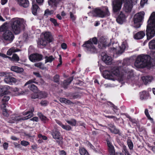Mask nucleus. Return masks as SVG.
I'll return each mask as SVG.
<instances>
[{
  "label": "nucleus",
  "instance_id": "f257e3e1",
  "mask_svg": "<svg viewBox=\"0 0 155 155\" xmlns=\"http://www.w3.org/2000/svg\"><path fill=\"white\" fill-rule=\"evenodd\" d=\"M147 24L146 34L147 39L149 40L155 36V12L152 13Z\"/></svg>",
  "mask_w": 155,
  "mask_h": 155
},
{
  "label": "nucleus",
  "instance_id": "f03ea898",
  "mask_svg": "<svg viewBox=\"0 0 155 155\" xmlns=\"http://www.w3.org/2000/svg\"><path fill=\"white\" fill-rule=\"evenodd\" d=\"M24 20L22 19L13 18L9 23V27L15 34H18L25 27Z\"/></svg>",
  "mask_w": 155,
  "mask_h": 155
},
{
  "label": "nucleus",
  "instance_id": "7ed1b4c3",
  "mask_svg": "<svg viewBox=\"0 0 155 155\" xmlns=\"http://www.w3.org/2000/svg\"><path fill=\"white\" fill-rule=\"evenodd\" d=\"M97 39L96 37L90 39L89 40L86 41L83 45L82 46L85 48L86 50L91 53L97 52L96 48L93 45L92 42L95 45L97 43Z\"/></svg>",
  "mask_w": 155,
  "mask_h": 155
},
{
  "label": "nucleus",
  "instance_id": "20e7f679",
  "mask_svg": "<svg viewBox=\"0 0 155 155\" xmlns=\"http://www.w3.org/2000/svg\"><path fill=\"white\" fill-rule=\"evenodd\" d=\"M44 37L38 40V43L42 46H45L48 43L52 42L54 39L50 32H46L43 35Z\"/></svg>",
  "mask_w": 155,
  "mask_h": 155
},
{
  "label": "nucleus",
  "instance_id": "39448f33",
  "mask_svg": "<svg viewBox=\"0 0 155 155\" xmlns=\"http://www.w3.org/2000/svg\"><path fill=\"white\" fill-rule=\"evenodd\" d=\"M145 13L144 12H141L135 14L133 18L134 22V27L136 28H140L144 18Z\"/></svg>",
  "mask_w": 155,
  "mask_h": 155
},
{
  "label": "nucleus",
  "instance_id": "423d86ee",
  "mask_svg": "<svg viewBox=\"0 0 155 155\" xmlns=\"http://www.w3.org/2000/svg\"><path fill=\"white\" fill-rule=\"evenodd\" d=\"M119 74V68L118 67H114L112 68L110 71L108 70H105L104 75L105 74L104 77L108 79L114 80V76H118Z\"/></svg>",
  "mask_w": 155,
  "mask_h": 155
},
{
  "label": "nucleus",
  "instance_id": "0eeeda50",
  "mask_svg": "<svg viewBox=\"0 0 155 155\" xmlns=\"http://www.w3.org/2000/svg\"><path fill=\"white\" fill-rule=\"evenodd\" d=\"M92 15L93 16L103 18L109 16L110 13L108 8L106 7L103 10L98 8H95L92 12Z\"/></svg>",
  "mask_w": 155,
  "mask_h": 155
},
{
  "label": "nucleus",
  "instance_id": "6e6552de",
  "mask_svg": "<svg viewBox=\"0 0 155 155\" xmlns=\"http://www.w3.org/2000/svg\"><path fill=\"white\" fill-rule=\"evenodd\" d=\"M135 66L138 68H143L145 67V55H140L137 58L134 64Z\"/></svg>",
  "mask_w": 155,
  "mask_h": 155
},
{
  "label": "nucleus",
  "instance_id": "1a4fd4ad",
  "mask_svg": "<svg viewBox=\"0 0 155 155\" xmlns=\"http://www.w3.org/2000/svg\"><path fill=\"white\" fill-rule=\"evenodd\" d=\"M2 38L8 43H10L13 41L14 36L11 31L7 30L3 34Z\"/></svg>",
  "mask_w": 155,
  "mask_h": 155
},
{
  "label": "nucleus",
  "instance_id": "9d476101",
  "mask_svg": "<svg viewBox=\"0 0 155 155\" xmlns=\"http://www.w3.org/2000/svg\"><path fill=\"white\" fill-rule=\"evenodd\" d=\"M154 61H155V51L152 54L151 57L146 54V68H150L152 67L154 64Z\"/></svg>",
  "mask_w": 155,
  "mask_h": 155
},
{
  "label": "nucleus",
  "instance_id": "9b49d317",
  "mask_svg": "<svg viewBox=\"0 0 155 155\" xmlns=\"http://www.w3.org/2000/svg\"><path fill=\"white\" fill-rule=\"evenodd\" d=\"M125 0H114L112 1L113 10L114 12H119L120 10L122 2Z\"/></svg>",
  "mask_w": 155,
  "mask_h": 155
},
{
  "label": "nucleus",
  "instance_id": "f8f14e48",
  "mask_svg": "<svg viewBox=\"0 0 155 155\" xmlns=\"http://www.w3.org/2000/svg\"><path fill=\"white\" fill-rule=\"evenodd\" d=\"M43 56L40 54L35 53L31 54L29 56V59L31 61L35 62L39 61L43 59Z\"/></svg>",
  "mask_w": 155,
  "mask_h": 155
},
{
  "label": "nucleus",
  "instance_id": "ddd939ff",
  "mask_svg": "<svg viewBox=\"0 0 155 155\" xmlns=\"http://www.w3.org/2000/svg\"><path fill=\"white\" fill-rule=\"evenodd\" d=\"M132 0H126L123 8V10L126 13H129L133 8Z\"/></svg>",
  "mask_w": 155,
  "mask_h": 155
},
{
  "label": "nucleus",
  "instance_id": "4468645a",
  "mask_svg": "<svg viewBox=\"0 0 155 155\" xmlns=\"http://www.w3.org/2000/svg\"><path fill=\"white\" fill-rule=\"evenodd\" d=\"M102 61L107 64H110L111 63L112 59L111 57L108 56L107 54H104L103 53L102 54Z\"/></svg>",
  "mask_w": 155,
  "mask_h": 155
},
{
  "label": "nucleus",
  "instance_id": "2eb2a0df",
  "mask_svg": "<svg viewBox=\"0 0 155 155\" xmlns=\"http://www.w3.org/2000/svg\"><path fill=\"white\" fill-rule=\"evenodd\" d=\"M62 0H48V3L49 5L51 6L55 9L57 7L58 4Z\"/></svg>",
  "mask_w": 155,
  "mask_h": 155
},
{
  "label": "nucleus",
  "instance_id": "dca6fc26",
  "mask_svg": "<svg viewBox=\"0 0 155 155\" xmlns=\"http://www.w3.org/2000/svg\"><path fill=\"white\" fill-rule=\"evenodd\" d=\"M125 18V15L122 12H121L120 14L117 18L116 21L118 23L122 24L124 21Z\"/></svg>",
  "mask_w": 155,
  "mask_h": 155
},
{
  "label": "nucleus",
  "instance_id": "f3484780",
  "mask_svg": "<svg viewBox=\"0 0 155 155\" xmlns=\"http://www.w3.org/2000/svg\"><path fill=\"white\" fill-rule=\"evenodd\" d=\"M1 89L2 90V92L1 94H0V96L2 97L5 95L8 94L10 93L9 90L10 88V87L8 85H4L1 86Z\"/></svg>",
  "mask_w": 155,
  "mask_h": 155
},
{
  "label": "nucleus",
  "instance_id": "a211bd4d",
  "mask_svg": "<svg viewBox=\"0 0 155 155\" xmlns=\"http://www.w3.org/2000/svg\"><path fill=\"white\" fill-rule=\"evenodd\" d=\"M73 77H71L69 78L67 80H64L62 84H61L62 86L65 89L67 88L68 86L71 83L73 80Z\"/></svg>",
  "mask_w": 155,
  "mask_h": 155
},
{
  "label": "nucleus",
  "instance_id": "6ab92c4d",
  "mask_svg": "<svg viewBox=\"0 0 155 155\" xmlns=\"http://www.w3.org/2000/svg\"><path fill=\"white\" fill-rule=\"evenodd\" d=\"M18 4L21 6L25 8H26L29 5L28 0H17Z\"/></svg>",
  "mask_w": 155,
  "mask_h": 155
},
{
  "label": "nucleus",
  "instance_id": "aec40b11",
  "mask_svg": "<svg viewBox=\"0 0 155 155\" xmlns=\"http://www.w3.org/2000/svg\"><path fill=\"white\" fill-rule=\"evenodd\" d=\"M26 119L25 117H20L19 116L12 117L9 121L11 123H14L15 121H20L22 120H25Z\"/></svg>",
  "mask_w": 155,
  "mask_h": 155
},
{
  "label": "nucleus",
  "instance_id": "412c9836",
  "mask_svg": "<svg viewBox=\"0 0 155 155\" xmlns=\"http://www.w3.org/2000/svg\"><path fill=\"white\" fill-rule=\"evenodd\" d=\"M107 143L108 147V150L110 155H115V150L114 146L112 145L109 140H107Z\"/></svg>",
  "mask_w": 155,
  "mask_h": 155
},
{
  "label": "nucleus",
  "instance_id": "4be33fe9",
  "mask_svg": "<svg viewBox=\"0 0 155 155\" xmlns=\"http://www.w3.org/2000/svg\"><path fill=\"white\" fill-rule=\"evenodd\" d=\"M34 110V108H32L30 110L24 112L23 113V115H26L28 114V115L27 116L25 117L26 119L25 120L28 119L31 117L33 116L34 114L33 113V112Z\"/></svg>",
  "mask_w": 155,
  "mask_h": 155
},
{
  "label": "nucleus",
  "instance_id": "5701e85b",
  "mask_svg": "<svg viewBox=\"0 0 155 155\" xmlns=\"http://www.w3.org/2000/svg\"><path fill=\"white\" fill-rule=\"evenodd\" d=\"M119 47L120 49L118 50L117 53L121 54L124 52V50L128 47V45L126 42H124Z\"/></svg>",
  "mask_w": 155,
  "mask_h": 155
},
{
  "label": "nucleus",
  "instance_id": "b1692460",
  "mask_svg": "<svg viewBox=\"0 0 155 155\" xmlns=\"http://www.w3.org/2000/svg\"><path fill=\"white\" fill-rule=\"evenodd\" d=\"M108 126L109 129L112 133L114 134H119L120 132L119 130L117 129L114 124H110Z\"/></svg>",
  "mask_w": 155,
  "mask_h": 155
},
{
  "label": "nucleus",
  "instance_id": "393cba45",
  "mask_svg": "<svg viewBox=\"0 0 155 155\" xmlns=\"http://www.w3.org/2000/svg\"><path fill=\"white\" fill-rule=\"evenodd\" d=\"M11 70L18 73H21L24 71V69L22 68L17 66H12L11 68Z\"/></svg>",
  "mask_w": 155,
  "mask_h": 155
},
{
  "label": "nucleus",
  "instance_id": "a878e982",
  "mask_svg": "<svg viewBox=\"0 0 155 155\" xmlns=\"http://www.w3.org/2000/svg\"><path fill=\"white\" fill-rule=\"evenodd\" d=\"M145 35L144 32L142 31H139L134 35V38L136 39H140L142 38Z\"/></svg>",
  "mask_w": 155,
  "mask_h": 155
},
{
  "label": "nucleus",
  "instance_id": "bb28decb",
  "mask_svg": "<svg viewBox=\"0 0 155 155\" xmlns=\"http://www.w3.org/2000/svg\"><path fill=\"white\" fill-rule=\"evenodd\" d=\"M4 81L7 84H10L11 82H16V79L12 76H7L4 79Z\"/></svg>",
  "mask_w": 155,
  "mask_h": 155
},
{
  "label": "nucleus",
  "instance_id": "cd10ccee",
  "mask_svg": "<svg viewBox=\"0 0 155 155\" xmlns=\"http://www.w3.org/2000/svg\"><path fill=\"white\" fill-rule=\"evenodd\" d=\"M52 135L54 138L59 139L60 138V133L56 130H53Z\"/></svg>",
  "mask_w": 155,
  "mask_h": 155
},
{
  "label": "nucleus",
  "instance_id": "c85d7f7f",
  "mask_svg": "<svg viewBox=\"0 0 155 155\" xmlns=\"http://www.w3.org/2000/svg\"><path fill=\"white\" fill-rule=\"evenodd\" d=\"M38 114L40 119L43 122L45 123L49 119L41 113H38Z\"/></svg>",
  "mask_w": 155,
  "mask_h": 155
},
{
  "label": "nucleus",
  "instance_id": "c756f323",
  "mask_svg": "<svg viewBox=\"0 0 155 155\" xmlns=\"http://www.w3.org/2000/svg\"><path fill=\"white\" fill-rule=\"evenodd\" d=\"M20 51L19 49H15L14 47H12L9 49L7 51V54L8 55H11L13 52L18 51Z\"/></svg>",
  "mask_w": 155,
  "mask_h": 155
},
{
  "label": "nucleus",
  "instance_id": "7c9ffc66",
  "mask_svg": "<svg viewBox=\"0 0 155 155\" xmlns=\"http://www.w3.org/2000/svg\"><path fill=\"white\" fill-rule=\"evenodd\" d=\"M45 63L47 62L51 63L55 59V58L52 55H50L49 56H45Z\"/></svg>",
  "mask_w": 155,
  "mask_h": 155
},
{
  "label": "nucleus",
  "instance_id": "2f4dec72",
  "mask_svg": "<svg viewBox=\"0 0 155 155\" xmlns=\"http://www.w3.org/2000/svg\"><path fill=\"white\" fill-rule=\"evenodd\" d=\"M38 99H41L42 98H45L47 96V94L45 92L41 91L38 92Z\"/></svg>",
  "mask_w": 155,
  "mask_h": 155
},
{
  "label": "nucleus",
  "instance_id": "473e14b6",
  "mask_svg": "<svg viewBox=\"0 0 155 155\" xmlns=\"http://www.w3.org/2000/svg\"><path fill=\"white\" fill-rule=\"evenodd\" d=\"M39 8L38 6L35 4H33L31 8L32 12L33 14L36 15L38 9Z\"/></svg>",
  "mask_w": 155,
  "mask_h": 155
},
{
  "label": "nucleus",
  "instance_id": "72a5a7b5",
  "mask_svg": "<svg viewBox=\"0 0 155 155\" xmlns=\"http://www.w3.org/2000/svg\"><path fill=\"white\" fill-rule=\"evenodd\" d=\"M28 87L31 91L35 92H37L38 88L37 87L33 84H31L28 86Z\"/></svg>",
  "mask_w": 155,
  "mask_h": 155
},
{
  "label": "nucleus",
  "instance_id": "f704fd0d",
  "mask_svg": "<svg viewBox=\"0 0 155 155\" xmlns=\"http://www.w3.org/2000/svg\"><path fill=\"white\" fill-rule=\"evenodd\" d=\"M149 46L150 49H155V39H153L149 43Z\"/></svg>",
  "mask_w": 155,
  "mask_h": 155
},
{
  "label": "nucleus",
  "instance_id": "c9c22d12",
  "mask_svg": "<svg viewBox=\"0 0 155 155\" xmlns=\"http://www.w3.org/2000/svg\"><path fill=\"white\" fill-rule=\"evenodd\" d=\"M12 74L11 73H8L6 72H0V76L1 77H5L7 76H12Z\"/></svg>",
  "mask_w": 155,
  "mask_h": 155
},
{
  "label": "nucleus",
  "instance_id": "e433bc0d",
  "mask_svg": "<svg viewBox=\"0 0 155 155\" xmlns=\"http://www.w3.org/2000/svg\"><path fill=\"white\" fill-rule=\"evenodd\" d=\"M34 65L35 66L37 67L42 70H44L46 68L44 66L42 63L41 62L35 63Z\"/></svg>",
  "mask_w": 155,
  "mask_h": 155
},
{
  "label": "nucleus",
  "instance_id": "4c0bfd02",
  "mask_svg": "<svg viewBox=\"0 0 155 155\" xmlns=\"http://www.w3.org/2000/svg\"><path fill=\"white\" fill-rule=\"evenodd\" d=\"M127 143L129 149L131 150H133V144L132 141L130 139H128L127 140Z\"/></svg>",
  "mask_w": 155,
  "mask_h": 155
},
{
  "label": "nucleus",
  "instance_id": "58836bf2",
  "mask_svg": "<svg viewBox=\"0 0 155 155\" xmlns=\"http://www.w3.org/2000/svg\"><path fill=\"white\" fill-rule=\"evenodd\" d=\"M35 78H33V79L29 80L25 83L24 85V86H25L28 84H31L33 83L38 84V82L35 81Z\"/></svg>",
  "mask_w": 155,
  "mask_h": 155
},
{
  "label": "nucleus",
  "instance_id": "ea45409f",
  "mask_svg": "<svg viewBox=\"0 0 155 155\" xmlns=\"http://www.w3.org/2000/svg\"><path fill=\"white\" fill-rule=\"evenodd\" d=\"M66 122L72 126H75L76 125V121L74 119H72L70 120H67Z\"/></svg>",
  "mask_w": 155,
  "mask_h": 155
},
{
  "label": "nucleus",
  "instance_id": "a19ab883",
  "mask_svg": "<svg viewBox=\"0 0 155 155\" xmlns=\"http://www.w3.org/2000/svg\"><path fill=\"white\" fill-rule=\"evenodd\" d=\"M53 10L50 11L48 9H47L45 11L44 15L46 16H48L49 15H51L53 14Z\"/></svg>",
  "mask_w": 155,
  "mask_h": 155
},
{
  "label": "nucleus",
  "instance_id": "79ce46f5",
  "mask_svg": "<svg viewBox=\"0 0 155 155\" xmlns=\"http://www.w3.org/2000/svg\"><path fill=\"white\" fill-rule=\"evenodd\" d=\"M53 79L54 82L59 84V76L58 75L56 74L53 77Z\"/></svg>",
  "mask_w": 155,
  "mask_h": 155
},
{
  "label": "nucleus",
  "instance_id": "37998d69",
  "mask_svg": "<svg viewBox=\"0 0 155 155\" xmlns=\"http://www.w3.org/2000/svg\"><path fill=\"white\" fill-rule=\"evenodd\" d=\"M146 116H147L148 119L150 120V121L151 123H153V119L152 118L150 117L148 113V110L147 109H146Z\"/></svg>",
  "mask_w": 155,
  "mask_h": 155
},
{
  "label": "nucleus",
  "instance_id": "c03bdc74",
  "mask_svg": "<svg viewBox=\"0 0 155 155\" xmlns=\"http://www.w3.org/2000/svg\"><path fill=\"white\" fill-rule=\"evenodd\" d=\"M12 61H18L19 60V58L18 55L15 54H13L12 56Z\"/></svg>",
  "mask_w": 155,
  "mask_h": 155
},
{
  "label": "nucleus",
  "instance_id": "a18cd8bd",
  "mask_svg": "<svg viewBox=\"0 0 155 155\" xmlns=\"http://www.w3.org/2000/svg\"><path fill=\"white\" fill-rule=\"evenodd\" d=\"M10 99V97L8 96H5L4 97L2 100V103H5L8 101Z\"/></svg>",
  "mask_w": 155,
  "mask_h": 155
},
{
  "label": "nucleus",
  "instance_id": "49530a36",
  "mask_svg": "<svg viewBox=\"0 0 155 155\" xmlns=\"http://www.w3.org/2000/svg\"><path fill=\"white\" fill-rule=\"evenodd\" d=\"M152 79V77L149 76H146V84L147 83L150 82Z\"/></svg>",
  "mask_w": 155,
  "mask_h": 155
},
{
  "label": "nucleus",
  "instance_id": "de8ad7c7",
  "mask_svg": "<svg viewBox=\"0 0 155 155\" xmlns=\"http://www.w3.org/2000/svg\"><path fill=\"white\" fill-rule=\"evenodd\" d=\"M7 29V28L5 25H3L0 27V31L3 32H4Z\"/></svg>",
  "mask_w": 155,
  "mask_h": 155
},
{
  "label": "nucleus",
  "instance_id": "09e8293b",
  "mask_svg": "<svg viewBox=\"0 0 155 155\" xmlns=\"http://www.w3.org/2000/svg\"><path fill=\"white\" fill-rule=\"evenodd\" d=\"M2 114L4 116L7 117H8L9 115L8 113L7 109H3Z\"/></svg>",
  "mask_w": 155,
  "mask_h": 155
},
{
  "label": "nucleus",
  "instance_id": "8fccbe9b",
  "mask_svg": "<svg viewBox=\"0 0 155 155\" xmlns=\"http://www.w3.org/2000/svg\"><path fill=\"white\" fill-rule=\"evenodd\" d=\"M123 152H124L125 155H131L129 153L126 146H124L123 147Z\"/></svg>",
  "mask_w": 155,
  "mask_h": 155
},
{
  "label": "nucleus",
  "instance_id": "3c124183",
  "mask_svg": "<svg viewBox=\"0 0 155 155\" xmlns=\"http://www.w3.org/2000/svg\"><path fill=\"white\" fill-rule=\"evenodd\" d=\"M50 20L54 25V26H57L58 25V24L56 20L53 18H51Z\"/></svg>",
  "mask_w": 155,
  "mask_h": 155
},
{
  "label": "nucleus",
  "instance_id": "603ef678",
  "mask_svg": "<svg viewBox=\"0 0 155 155\" xmlns=\"http://www.w3.org/2000/svg\"><path fill=\"white\" fill-rule=\"evenodd\" d=\"M62 128L67 130H70L71 129V126L68 125H63L62 126Z\"/></svg>",
  "mask_w": 155,
  "mask_h": 155
},
{
  "label": "nucleus",
  "instance_id": "864d4df0",
  "mask_svg": "<svg viewBox=\"0 0 155 155\" xmlns=\"http://www.w3.org/2000/svg\"><path fill=\"white\" fill-rule=\"evenodd\" d=\"M34 93L32 94L31 95V97L32 99H36L38 98V93Z\"/></svg>",
  "mask_w": 155,
  "mask_h": 155
},
{
  "label": "nucleus",
  "instance_id": "5fc2aeb1",
  "mask_svg": "<svg viewBox=\"0 0 155 155\" xmlns=\"http://www.w3.org/2000/svg\"><path fill=\"white\" fill-rule=\"evenodd\" d=\"M140 94V99L141 100H143L145 98V91H143Z\"/></svg>",
  "mask_w": 155,
  "mask_h": 155
},
{
  "label": "nucleus",
  "instance_id": "6e6d98bb",
  "mask_svg": "<svg viewBox=\"0 0 155 155\" xmlns=\"http://www.w3.org/2000/svg\"><path fill=\"white\" fill-rule=\"evenodd\" d=\"M110 107H113V110L115 113H116V110H118V108H117V107L115 106L114 104H113V106H111Z\"/></svg>",
  "mask_w": 155,
  "mask_h": 155
},
{
  "label": "nucleus",
  "instance_id": "4d7b16f0",
  "mask_svg": "<svg viewBox=\"0 0 155 155\" xmlns=\"http://www.w3.org/2000/svg\"><path fill=\"white\" fill-rule=\"evenodd\" d=\"M48 102L45 100L42 101L40 103V104L41 105L45 106H47L48 104Z\"/></svg>",
  "mask_w": 155,
  "mask_h": 155
},
{
  "label": "nucleus",
  "instance_id": "13d9d810",
  "mask_svg": "<svg viewBox=\"0 0 155 155\" xmlns=\"http://www.w3.org/2000/svg\"><path fill=\"white\" fill-rule=\"evenodd\" d=\"M21 144L22 145H23L24 146H27L28 145L29 143L27 141L22 140L21 141Z\"/></svg>",
  "mask_w": 155,
  "mask_h": 155
},
{
  "label": "nucleus",
  "instance_id": "bf43d9fd",
  "mask_svg": "<svg viewBox=\"0 0 155 155\" xmlns=\"http://www.w3.org/2000/svg\"><path fill=\"white\" fill-rule=\"evenodd\" d=\"M70 14L71 18L72 20L73 21L75 20L76 19V17L71 12H70Z\"/></svg>",
  "mask_w": 155,
  "mask_h": 155
},
{
  "label": "nucleus",
  "instance_id": "052dcab7",
  "mask_svg": "<svg viewBox=\"0 0 155 155\" xmlns=\"http://www.w3.org/2000/svg\"><path fill=\"white\" fill-rule=\"evenodd\" d=\"M80 97V95L78 94H73L72 96V98H71V99H75L77 98H78L79 97Z\"/></svg>",
  "mask_w": 155,
  "mask_h": 155
},
{
  "label": "nucleus",
  "instance_id": "680f3d73",
  "mask_svg": "<svg viewBox=\"0 0 155 155\" xmlns=\"http://www.w3.org/2000/svg\"><path fill=\"white\" fill-rule=\"evenodd\" d=\"M38 137L40 138H41L43 140H46L47 139V137L44 135H42L41 134H39L38 135Z\"/></svg>",
  "mask_w": 155,
  "mask_h": 155
},
{
  "label": "nucleus",
  "instance_id": "e2e57ef3",
  "mask_svg": "<svg viewBox=\"0 0 155 155\" xmlns=\"http://www.w3.org/2000/svg\"><path fill=\"white\" fill-rule=\"evenodd\" d=\"M86 150L84 149H83L81 150H79V152L80 154L81 155H83L84 153H85L86 152Z\"/></svg>",
  "mask_w": 155,
  "mask_h": 155
},
{
  "label": "nucleus",
  "instance_id": "0e129e2a",
  "mask_svg": "<svg viewBox=\"0 0 155 155\" xmlns=\"http://www.w3.org/2000/svg\"><path fill=\"white\" fill-rule=\"evenodd\" d=\"M145 3V0H141L140 2V5L141 7H144Z\"/></svg>",
  "mask_w": 155,
  "mask_h": 155
},
{
  "label": "nucleus",
  "instance_id": "69168bd1",
  "mask_svg": "<svg viewBox=\"0 0 155 155\" xmlns=\"http://www.w3.org/2000/svg\"><path fill=\"white\" fill-rule=\"evenodd\" d=\"M61 47L62 49H65L67 48V45L65 43H63L61 45Z\"/></svg>",
  "mask_w": 155,
  "mask_h": 155
},
{
  "label": "nucleus",
  "instance_id": "338daca9",
  "mask_svg": "<svg viewBox=\"0 0 155 155\" xmlns=\"http://www.w3.org/2000/svg\"><path fill=\"white\" fill-rule=\"evenodd\" d=\"M8 147V143L6 142L4 143L3 144V147L4 149L6 150Z\"/></svg>",
  "mask_w": 155,
  "mask_h": 155
},
{
  "label": "nucleus",
  "instance_id": "774afa93",
  "mask_svg": "<svg viewBox=\"0 0 155 155\" xmlns=\"http://www.w3.org/2000/svg\"><path fill=\"white\" fill-rule=\"evenodd\" d=\"M147 146L151 150H152L153 152L155 153V147H152V146H150L149 144H147Z\"/></svg>",
  "mask_w": 155,
  "mask_h": 155
}]
</instances>
